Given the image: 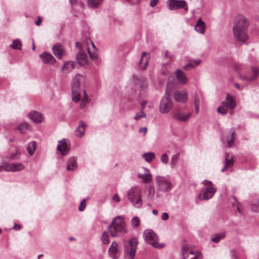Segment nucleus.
<instances>
[{
	"label": "nucleus",
	"instance_id": "nucleus-35",
	"mask_svg": "<svg viewBox=\"0 0 259 259\" xmlns=\"http://www.w3.org/2000/svg\"><path fill=\"white\" fill-rule=\"evenodd\" d=\"M36 147V144L35 141H31L30 142L27 147V151L30 155H32L34 153Z\"/></svg>",
	"mask_w": 259,
	"mask_h": 259
},
{
	"label": "nucleus",
	"instance_id": "nucleus-62",
	"mask_svg": "<svg viewBox=\"0 0 259 259\" xmlns=\"http://www.w3.org/2000/svg\"><path fill=\"white\" fill-rule=\"evenodd\" d=\"M146 103H147L146 102H142V103H141L142 108H141V110H143V109L146 104Z\"/></svg>",
	"mask_w": 259,
	"mask_h": 259
},
{
	"label": "nucleus",
	"instance_id": "nucleus-57",
	"mask_svg": "<svg viewBox=\"0 0 259 259\" xmlns=\"http://www.w3.org/2000/svg\"><path fill=\"white\" fill-rule=\"evenodd\" d=\"M116 245H117V243L116 242H113L112 243L111 247L109 249V252H112V248H113L115 246V247H116Z\"/></svg>",
	"mask_w": 259,
	"mask_h": 259
},
{
	"label": "nucleus",
	"instance_id": "nucleus-54",
	"mask_svg": "<svg viewBox=\"0 0 259 259\" xmlns=\"http://www.w3.org/2000/svg\"><path fill=\"white\" fill-rule=\"evenodd\" d=\"M112 199L114 201H115L117 202H119L120 201V199L117 194H115L114 195Z\"/></svg>",
	"mask_w": 259,
	"mask_h": 259
},
{
	"label": "nucleus",
	"instance_id": "nucleus-45",
	"mask_svg": "<svg viewBox=\"0 0 259 259\" xmlns=\"http://www.w3.org/2000/svg\"><path fill=\"white\" fill-rule=\"evenodd\" d=\"M132 226L133 228L138 227L140 223V220L138 217H134L132 220Z\"/></svg>",
	"mask_w": 259,
	"mask_h": 259
},
{
	"label": "nucleus",
	"instance_id": "nucleus-2",
	"mask_svg": "<svg viewBox=\"0 0 259 259\" xmlns=\"http://www.w3.org/2000/svg\"><path fill=\"white\" fill-rule=\"evenodd\" d=\"M155 185L156 187L157 193H168L170 192L172 188L170 178L169 176L157 175L155 178Z\"/></svg>",
	"mask_w": 259,
	"mask_h": 259
},
{
	"label": "nucleus",
	"instance_id": "nucleus-59",
	"mask_svg": "<svg viewBox=\"0 0 259 259\" xmlns=\"http://www.w3.org/2000/svg\"><path fill=\"white\" fill-rule=\"evenodd\" d=\"M117 251V249L115 246L113 248H112V252H110L111 254H112L113 255H115Z\"/></svg>",
	"mask_w": 259,
	"mask_h": 259
},
{
	"label": "nucleus",
	"instance_id": "nucleus-32",
	"mask_svg": "<svg viewBox=\"0 0 259 259\" xmlns=\"http://www.w3.org/2000/svg\"><path fill=\"white\" fill-rule=\"evenodd\" d=\"M77 167V164L75 159L74 157L69 158L66 166V169L68 171L74 170Z\"/></svg>",
	"mask_w": 259,
	"mask_h": 259
},
{
	"label": "nucleus",
	"instance_id": "nucleus-21",
	"mask_svg": "<svg viewBox=\"0 0 259 259\" xmlns=\"http://www.w3.org/2000/svg\"><path fill=\"white\" fill-rule=\"evenodd\" d=\"M174 97L176 101L184 103L187 101V93L185 91H177L174 93Z\"/></svg>",
	"mask_w": 259,
	"mask_h": 259
},
{
	"label": "nucleus",
	"instance_id": "nucleus-56",
	"mask_svg": "<svg viewBox=\"0 0 259 259\" xmlns=\"http://www.w3.org/2000/svg\"><path fill=\"white\" fill-rule=\"evenodd\" d=\"M116 245H117V243L116 242H113L112 243L111 247L109 249V252H112V248H113L115 246V247H116Z\"/></svg>",
	"mask_w": 259,
	"mask_h": 259
},
{
	"label": "nucleus",
	"instance_id": "nucleus-8",
	"mask_svg": "<svg viewBox=\"0 0 259 259\" xmlns=\"http://www.w3.org/2000/svg\"><path fill=\"white\" fill-rule=\"evenodd\" d=\"M201 184L204 186L203 194H199L198 198L200 200H208L212 198L217 190L212 187V183L206 180L202 182Z\"/></svg>",
	"mask_w": 259,
	"mask_h": 259
},
{
	"label": "nucleus",
	"instance_id": "nucleus-14",
	"mask_svg": "<svg viewBox=\"0 0 259 259\" xmlns=\"http://www.w3.org/2000/svg\"><path fill=\"white\" fill-rule=\"evenodd\" d=\"M259 74V71L256 67H252L251 70L248 71L245 75H243L240 74L239 77L242 80H244L247 81H251L256 79Z\"/></svg>",
	"mask_w": 259,
	"mask_h": 259
},
{
	"label": "nucleus",
	"instance_id": "nucleus-52",
	"mask_svg": "<svg viewBox=\"0 0 259 259\" xmlns=\"http://www.w3.org/2000/svg\"><path fill=\"white\" fill-rule=\"evenodd\" d=\"M168 214L167 212H163L162 213L161 219L162 220L166 221L168 219Z\"/></svg>",
	"mask_w": 259,
	"mask_h": 259
},
{
	"label": "nucleus",
	"instance_id": "nucleus-43",
	"mask_svg": "<svg viewBox=\"0 0 259 259\" xmlns=\"http://www.w3.org/2000/svg\"><path fill=\"white\" fill-rule=\"evenodd\" d=\"M251 210L255 212H259V198L255 200L251 204Z\"/></svg>",
	"mask_w": 259,
	"mask_h": 259
},
{
	"label": "nucleus",
	"instance_id": "nucleus-20",
	"mask_svg": "<svg viewBox=\"0 0 259 259\" xmlns=\"http://www.w3.org/2000/svg\"><path fill=\"white\" fill-rule=\"evenodd\" d=\"M176 77L178 83L181 85H184L187 83V77L186 76L185 73L180 69H177L176 70Z\"/></svg>",
	"mask_w": 259,
	"mask_h": 259
},
{
	"label": "nucleus",
	"instance_id": "nucleus-28",
	"mask_svg": "<svg viewBox=\"0 0 259 259\" xmlns=\"http://www.w3.org/2000/svg\"><path fill=\"white\" fill-rule=\"evenodd\" d=\"M86 125L83 121H80L79 125L75 131V135L77 137H82L84 136Z\"/></svg>",
	"mask_w": 259,
	"mask_h": 259
},
{
	"label": "nucleus",
	"instance_id": "nucleus-50",
	"mask_svg": "<svg viewBox=\"0 0 259 259\" xmlns=\"http://www.w3.org/2000/svg\"><path fill=\"white\" fill-rule=\"evenodd\" d=\"M194 105H195V112L196 113H198V112H199V100L196 96L195 98Z\"/></svg>",
	"mask_w": 259,
	"mask_h": 259
},
{
	"label": "nucleus",
	"instance_id": "nucleus-15",
	"mask_svg": "<svg viewBox=\"0 0 259 259\" xmlns=\"http://www.w3.org/2000/svg\"><path fill=\"white\" fill-rule=\"evenodd\" d=\"M3 166L5 171L12 172L20 171L25 168V165L21 162L4 163Z\"/></svg>",
	"mask_w": 259,
	"mask_h": 259
},
{
	"label": "nucleus",
	"instance_id": "nucleus-24",
	"mask_svg": "<svg viewBox=\"0 0 259 259\" xmlns=\"http://www.w3.org/2000/svg\"><path fill=\"white\" fill-rule=\"evenodd\" d=\"M16 150L15 151L10 152L6 156V159L9 161L14 160L19 158L21 155V151L19 149L18 146H15Z\"/></svg>",
	"mask_w": 259,
	"mask_h": 259
},
{
	"label": "nucleus",
	"instance_id": "nucleus-38",
	"mask_svg": "<svg viewBox=\"0 0 259 259\" xmlns=\"http://www.w3.org/2000/svg\"><path fill=\"white\" fill-rule=\"evenodd\" d=\"M103 0H88V4L90 7L94 8L101 5Z\"/></svg>",
	"mask_w": 259,
	"mask_h": 259
},
{
	"label": "nucleus",
	"instance_id": "nucleus-1",
	"mask_svg": "<svg viewBox=\"0 0 259 259\" xmlns=\"http://www.w3.org/2000/svg\"><path fill=\"white\" fill-rule=\"evenodd\" d=\"M108 231L112 237H120L125 234L127 230L123 218L115 217L108 226Z\"/></svg>",
	"mask_w": 259,
	"mask_h": 259
},
{
	"label": "nucleus",
	"instance_id": "nucleus-13",
	"mask_svg": "<svg viewBox=\"0 0 259 259\" xmlns=\"http://www.w3.org/2000/svg\"><path fill=\"white\" fill-rule=\"evenodd\" d=\"M167 4L170 10H176L180 8H184L187 11L188 8L187 3L184 0H167Z\"/></svg>",
	"mask_w": 259,
	"mask_h": 259
},
{
	"label": "nucleus",
	"instance_id": "nucleus-12",
	"mask_svg": "<svg viewBox=\"0 0 259 259\" xmlns=\"http://www.w3.org/2000/svg\"><path fill=\"white\" fill-rule=\"evenodd\" d=\"M181 252L184 259H202V254L200 252L189 250L188 246L182 247Z\"/></svg>",
	"mask_w": 259,
	"mask_h": 259
},
{
	"label": "nucleus",
	"instance_id": "nucleus-42",
	"mask_svg": "<svg viewBox=\"0 0 259 259\" xmlns=\"http://www.w3.org/2000/svg\"><path fill=\"white\" fill-rule=\"evenodd\" d=\"M21 41L20 39H16L13 40L10 47L13 49L20 50L21 47Z\"/></svg>",
	"mask_w": 259,
	"mask_h": 259
},
{
	"label": "nucleus",
	"instance_id": "nucleus-23",
	"mask_svg": "<svg viewBox=\"0 0 259 259\" xmlns=\"http://www.w3.org/2000/svg\"><path fill=\"white\" fill-rule=\"evenodd\" d=\"M88 51L91 59H96L98 57L97 50L94 44L91 41L90 46H88Z\"/></svg>",
	"mask_w": 259,
	"mask_h": 259
},
{
	"label": "nucleus",
	"instance_id": "nucleus-7",
	"mask_svg": "<svg viewBox=\"0 0 259 259\" xmlns=\"http://www.w3.org/2000/svg\"><path fill=\"white\" fill-rule=\"evenodd\" d=\"M83 77L79 74H76L73 78L72 82V100L74 102H78L80 98V81Z\"/></svg>",
	"mask_w": 259,
	"mask_h": 259
},
{
	"label": "nucleus",
	"instance_id": "nucleus-33",
	"mask_svg": "<svg viewBox=\"0 0 259 259\" xmlns=\"http://www.w3.org/2000/svg\"><path fill=\"white\" fill-rule=\"evenodd\" d=\"M75 66V63L72 61H67L64 63L62 67V70L65 72H69L71 71Z\"/></svg>",
	"mask_w": 259,
	"mask_h": 259
},
{
	"label": "nucleus",
	"instance_id": "nucleus-11",
	"mask_svg": "<svg viewBox=\"0 0 259 259\" xmlns=\"http://www.w3.org/2000/svg\"><path fill=\"white\" fill-rule=\"evenodd\" d=\"M249 26V21L247 18L241 14L237 15L233 21L232 29L247 30Z\"/></svg>",
	"mask_w": 259,
	"mask_h": 259
},
{
	"label": "nucleus",
	"instance_id": "nucleus-37",
	"mask_svg": "<svg viewBox=\"0 0 259 259\" xmlns=\"http://www.w3.org/2000/svg\"><path fill=\"white\" fill-rule=\"evenodd\" d=\"M18 129L21 133H24L27 130H30L31 129V127L27 123L23 122L22 123L19 124L18 127Z\"/></svg>",
	"mask_w": 259,
	"mask_h": 259
},
{
	"label": "nucleus",
	"instance_id": "nucleus-31",
	"mask_svg": "<svg viewBox=\"0 0 259 259\" xmlns=\"http://www.w3.org/2000/svg\"><path fill=\"white\" fill-rule=\"evenodd\" d=\"M76 60L81 65L85 64L88 62L87 55L81 51L76 54Z\"/></svg>",
	"mask_w": 259,
	"mask_h": 259
},
{
	"label": "nucleus",
	"instance_id": "nucleus-30",
	"mask_svg": "<svg viewBox=\"0 0 259 259\" xmlns=\"http://www.w3.org/2000/svg\"><path fill=\"white\" fill-rule=\"evenodd\" d=\"M230 134L227 137L228 147H230L233 145L236 136L235 130L233 128L230 129Z\"/></svg>",
	"mask_w": 259,
	"mask_h": 259
},
{
	"label": "nucleus",
	"instance_id": "nucleus-26",
	"mask_svg": "<svg viewBox=\"0 0 259 259\" xmlns=\"http://www.w3.org/2000/svg\"><path fill=\"white\" fill-rule=\"evenodd\" d=\"M149 58V55L146 52L142 53L139 65L143 70H145L148 66Z\"/></svg>",
	"mask_w": 259,
	"mask_h": 259
},
{
	"label": "nucleus",
	"instance_id": "nucleus-34",
	"mask_svg": "<svg viewBox=\"0 0 259 259\" xmlns=\"http://www.w3.org/2000/svg\"><path fill=\"white\" fill-rule=\"evenodd\" d=\"M200 62V60H194L191 61L189 63L183 67V69L185 70H190L198 66Z\"/></svg>",
	"mask_w": 259,
	"mask_h": 259
},
{
	"label": "nucleus",
	"instance_id": "nucleus-61",
	"mask_svg": "<svg viewBox=\"0 0 259 259\" xmlns=\"http://www.w3.org/2000/svg\"><path fill=\"white\" fill-rule=\"evenodd\" d=\"M129 3L131 4H136L139 3V0H128Z\"/></svg>",
	"mask_w": 259,
	"mask_h": 259
},
{
	"label": "nucleus",
	"instance_id": "nucleus-29",
	"mask_svg": "<svg viewBox=\"0 0 259 259\" xmlns=\"http://www.w3.org/2000/svg\"><path fill=\"white\" fill-rule=\"evenodd\" d=\"M205 24L200 18L197 21L195 26V30L201 34H204L205 30Z\"/></svg>",
	"mask_w": 259,
	"mask_h": 259
},
{
	"label": "nucleus",
	"instance_id": "nucleus-17",
	"mask_svg": "<svg viewBox=\"0 0 259 259\" xmlns=\"http://www.w3.org/2000/svg\"><path fill=\"white\" fill-rule=\"evenodd\" d=\"M54 55L58 59H61L65 55L66 52L63 46L60 44H55L52 48Z\"/></svg>",
	"mask_w": 259,
	"mask_h": 259
},
{
	"label": "nucleus",
	"instance_id": "nucleus-39",
	"mask_svg": "<svg viewBox=\"0 0 259 259\" xmlns=\"http://www.w3.org/2000/svg\"><path fill=\"white\" fill-rule=\"evenodd\" d=\"M225 236V233H220L219 234H215L211 237V240L215 243H218L220 240Z\"/></svg>",
	"mask_w": 259,
	"mask_h": 259
},
{
	"label": "nucleus",
	"instance_id": "nucleus-19",
	"mask_svg": "<svg viewBox=\"0 0 259 259\" xmlns=\"http://www.w3.org/2000/svg\"><path fill=\"white\" fill-rule=\"evenodd\" d=\"M191 113H185L181 110H179L176 114L174 115V118L180 122H186L188 121L191 117Z\"/></svg>",
	"mask_w": 259,
	"mask_h": 259
},
{
	"label": "nucleus",
	"instance_id": "nucleus-63",
	"mask_svg": "<svg viewBox=\"0 0 259 259\" xmlns=\"http://www.w3.org/2000/svg\"><path fill=\"white\" fill-rule=\"evenodd\" d=\"M234 87L238 90H241V87L238 83H235Z\"/></svg>",
	"mask_w": 259,
	"mask_h": 259
},
{
	"label": "nucleus",
	"instance_id": "nucleus-18",
	"mask_svg": "<svg viewBox=\"0 0 259 259\" xmlns=\"http://www.w3.org/2000/svg\"><path fill=\"white\" fill-rule=\"evenodd\" d=\"M29 118L36 123H40L44 120V117L42 113L36 111H32L28 114Z\"/></svg>",
	"mask_w": 259,
	"mask_h": 259
},
{
	"label": "nucleus",
	"instance_id": "nucleus-5",
	"mask_svg": "<svg viewBox=\"0 0 259 259\" xmlns=\"http://www.w3.org/2000/svg\"><path fill=\"white\" fill-rule=\"evenodd\" d=\"M143 237L147 243L151 244L156 248H162L164 246L163 244L158 243V237L152 230H145L143 232Z\"/></svg>",
	"mask_w": 259,
	"mask_h": 259
},
{
	"label": "nucleus",
	"instance_id": "nucleus-27",
	"mask_svg": "<svg viewBox=\"0 0 259 259\" xmlns=\"http://www.w3.org/2000/svg\"><path fill=\"white\" fill-rule=\"evenodd\" d=\"M234 164V160L232 157H230L228 153L225 154V161L224 162V167L221 169L222 172H224L228 168L233 166Z\"/></svg>",
	"mask_w": 259,
	"mask_h": 259
},
{
	"label": "nucleus",
	"instance_id": "nucleus-10",
	"mask_svg": "<svg viewBox=\"0 0 259 259\" xmlns=\"http://www.w3.org/2000/svg\"><path fill=\"white\" fill-rule=\"evenodd\" d=\"M234 40L238 44H245L248 39L247 30L232 29Z\"/></svg>",
	"mask_w": 259,
	"mask_h": 259
},
{
	"label": "nucleus",
	"instance_id": "nucleus-46",
	"mask_svg": "<svg viewBox=\"0 0 259 259\" xmlns=\"http://www.w3.org/2000/svg\"><path fill=\"white\" fill-rule=\"evenodd\" d=\"M146 117V115L145 113V112H144V111L142 110H140V112L137 113L136 114V115L135 116V117H134V118L135 120H139L142 117Z\"/></svg>",
	"mask_w": 259,
	"mask_h": 259
},
{
	"label": "nucleus",
	"instance_id": "nucleus-49",
	"mask_svg": "<svg viewBox=\"0 0 259 259\" xmlns=\"http://www.w3.org/2000/svg\"><path fill=\"white\" fill-rule=\"evenodd\" d=\"M168 157L166 154H163L161 155L160 158V161L162 163L166 164L168 162Z\"/></svg>",
	"mask_w": 259,
	"mask_h": 259
},
{
	"label": "nucleus",
	"instance_id": "nucleus-58",
	"mask_svg": "<svg viewBox=\"0 0 259 259\" xmlns=\"http://www.w3.org/2000/svg\"><path fill=\"white\" fill-rule=\"evenodd\" d=\"M231 255L233 259H237L236 255L234 250H232L231 251Z\"/></svg>",
	"mask_w": 259,
	"mask_h": 259
},
{
	"label": "nucleus",
	"instance_id": "nucleus-36",
	"mask_svg": "<svg viewBox=\"0 0 259 259\" xmlns=\"http://www.w3.org/2000/svg\"><path fill=\"white\" fill-rule=\"evenodd\" d=\"M142 156L145 161L149 163H150L155 158L154 153L152 152L144 153Z\"/></svg>",
	"mask_w": 259,
	"mask_h": 259
},
{
	"label": "nucleus",
	"instance_id": "nucleus-55",
	"mask_svg": "<svg viewBox=\"0 0 259 259\" xmlns=\"http://www.w3.org/2000/svg\"><path fill=\"white\" fill-rule=\"evenodd\" d=\"M42 22V19L40 16H38L37 18V20L35 22V24L37 26H39Z\"/></svg>",
	"mask_w": 259,
	"mask_h": 259
},
{
	"label": "nucleus",
	"instance_id": "nucleus-3",
	"mask_svg": "<svg viewBox=\"0 0 259 259\" xmlns=\"http://www.w3.org/2000/svg\"><path fill=\"white\" fill-rule=\"evenodd\" d=\"M127 197L135 207L140 208L142 206L141 191L138 187L135 186L129 189L127 192Z\"/></svg>",
	"mask_w": 259,
	"mask_h": 259
},
{
	"label": "nucleus",
	"instance_id": "nucleus-4",
	"mask_svg": "<svg viewBox=\"0 0 259 259\" xmlns=\"http://www.w3.org/2000/svg\"><path fill=\"white\" fill-rule=\"evenodd\" d=\"M236 106V102L234 97L227 94L225 101L222 102L221 106L217 109V112L222 115H225L227 113L228 110H233Z\"/></svg>",
	"mask_w": 259,
	"mask_h": 259
},
{
	"label": "nucleus",
	"instance_id": "nucleus-25",
	"mask_svg": "<svg viewBox=\"0 0 259 259\" xmlns=\"http://www.w3.org/2000/svg\"><path fill=\"white\" fill-rule=\"evenodd\" d=\"M146 172L143 174H138L137 177L142 180V182L145 184L149 183L152 181V175L150 171L146 168L145 169Z\"/></svg>",
	"mask_w": 259,
	"mask_h": 259
},
{
	"label": "nucleus",
	"instance_id": "nucleus-53",
	"mask_svg": "<svg viewBox=\"0 0 259 259\" xmlns=\"http://www.w3.org/2000/svg\"><path fill=\"white\" fill-rule=\"evenodd\" d=\"M159 0H152L150 1V5L151 7H155L158 3Z\"/></svg>",
	"mask_w": 259,
	"mask_h": 259
},
{
	"label": "nucleus",
	"instance_id": "nucleus-22",
	"mask_svg": "<svg viewBox=\"0 0 259 259\" xmlns=\"http://www.w3.org/2000/svg\"><path fill=\"white\" fill-rule=\"evenodd\" d=\"M43 62L45 64L53 65L56 62V59L52 54L45 52L40 55Z\"/></svg>",
	"mask_w": 259,
	"mask_h": 259
},
{
	"label": "nucleus",
	"instance_id": "nucleus-9",
	"mask_svg": "<svg viewBox=\"0 0 259 259\" xmlns=\"http://www.w3.org/2000/svg\"><path fill=\"white\" fill-rule=\"evenodd\" d=\"M173 107V102L170 98V94L166 92L160 100L159 103V111L161 113H168Z\"/></svg>",
	"mask_w": 259,
	"mask_h": 259
},
{
	"label": "nucleus",
	"instance_id": "nucleus-6",
	"mask_svg": "<svg viewBox=\"0 0 259 259\" xmlns=\"http://www.w3.org/2000/svg\"><path fill=\"white\" fill-rule=\"evenodd\" d=\"M138 243V238L134 237L130 239L129 244H124V256L125 258L134 259Z\"/></svg>",
	"mask_w": 259,
	"mask_h": 259
},
{
	"label": "nucleus",
	"instance_id": "nucleus-51",
	"mask_svg": "<svg viewBox=\"0 0 259 259\" xmlns=\"http://www.w3.org/2000/svg\"><path fill=\"white\" fill-rule=\"evenodd\" d=\"M147 132V128L146 127H140L139 130V132L140 133H143L144 136H145Z\"/></svg>",
	"mask_w": 259,
	"mask_h": 259
},
{
	"label": "nucleus",
	"instance_id": "nucleus-64",
	"mask_svg": "<svg viewBox=\"0 0 259 259\" xmlns=\"http://www.w3.org/2000/svg\"><path fill=\"white\" fill-rule=\"evenodd\" d=\"M152 213L154 214V215H156L158 213V210H156V209H153L152 210Z\"/></svg>",
	"mask_w": 259,
	"mask_h": 259
},
{
	"label": "nucleus",
	"instance_id": "nucleus-44",
	"mask_svg": "<svg viewBox=\"0 0 259 259\" xmlns=\"http://www.w3.org/2000/svg\"><path fill=\"white\" fill-rule=\"evenodd\" d=\"M101 239L103 244H108L109 243V235L108 233L106 232H104L102 233Z\"/></svg>",
	"mask_w": 259,
	"mask_h": 259
},
{
	"label": "nucleus",
	"instance_id": "nucleus-41",
	"mask_svg": "<svg viewBox=\"0 0 259 259\" xmlns=\"http://www.w3.org/2000/svg\"><path fill=\"white\" fill-rule=\"evenodd\" d=\"M89 102V100L88 99L87 94L86 92L83 90V98L80 104V108L81 109H83Z\"/></svg>",
	"mask_w": 259,
	"mask_h": 259
},
{
	"label": "nucleus",
	"instance_id": "nucleus-16",
	"mask_svg": "<svg viewBox=\"0 0 259 259\" xmlns=\"http://www.w3.org/2000/svg\"><path fill=\"white\" fill-rule=\"evenodd\" d=\"M59 143L57 146V150L59 151L62 155H66L70 150V146L68 144L69 141L64 139L61 141H59Z\"/></svg>",
	"mask_w": 259,
	"mask_h": 259
},
{
	"label": "nucleus",
	"instance_id": "nucleus-47",
	"mask_svg": "<svg viewBox=\"0 0 259 259\" xmlns=\"http://www.w3.org/2000/svg\"><path fill=\"white\" fill-rule=\"evenodd\" d=\"M148 193L147 194V197L148 198L151 199L152 198L155 194V190L153 187H150L148 189Z\"/></svg>",
	"mask_w": 259,
	"mask_h": 259
},
{
	"label": "nucleus",
	"instance_id": "nucleus-60",
	"mask_svg": "<svg viewBox=\"0 0 259 259\" xmlns=\"http://www.w3.org/2000/svg\"><path fill=\"white\" fill-rule=\"evenodd\" d=\"M21 227L19 224H15L14 226V229L16 230H20L21 229Z\"/></svg>",
	"mask_w": 259,
	"mask_h": 259
},
{
	"label": "nucleus",
	"instance_id": "nucleus-40",
	"mask_svg": "<svg viewBox=\"0 0 259 259\" xmlns=\"http://www.w3.org/2000/svg\"><path fill=\"white\" fill-rule=\"evenodd\" d=\"M180 157V154L179 153H176L175 154H174L170 160V166L171 168L175 167L177 163V162L179 159Z\"/></svg>",
	"mask_w": 259,
	"mask_h": 259
},
{
	"label": "nucleus",
	"instance_id": "nucleus-48",
	"mask_svg": "<svg viewBox=\"0 0 259 259\" xmlns=\"http://www.w3.org/2000/svg\"><path fill=\"white\" fill-rule=\"evenodd\" d=\"M86 207V200L85 199H83L80 202L78 209L80 211H83Z\"/></svg>",
	"mask_w": 259,
	"mask_h": 259
}]
</instances>
